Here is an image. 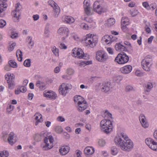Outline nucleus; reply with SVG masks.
I'll return each instance as SVG.
<instances>
[{"instance_id":"f257e3e1","label":"nucleus","mask_w":157,"mask_h":157,"mask_svg":"<svg viewBox=\"0 0 157 157\" xmlns=\"http://www.w3.org/2000/svg\"><path fill=\"white\" fill-rule=\"evenodd\" d=\"M114 141L115 144L123 151H129L133 147L132 142L127 134L124 132H121L118 135L114 138Z\"/></svg>"},{"instance_id":"f03ea898","label":"nucleus","mask_w":157,"mask_h":157,"mask_svg":"<svg viewBox=\"0 0 157 157\" xmlns=\"http://www.w3.org/2000/svg\"><path fill=\"white\" fill-rule=\"evenodd\" d=\"M53 138L51 136L45 137L44 142L41 144L40 147L43 150L47 151L52 148L53 147Z\"/></svg>"},{"instance_id":"7ed1b4c3","label":"nucleus","mask_w":157,"mask_h":157,"mask_svg":"<svg viewBox=\"0 0 157 157\" xmlns=\"http://www.w3.org/2000/svg\"><path fill=\"white\" fill-rule=\"evenodd\" d=\"M100 126L102 131L105 133L108 134L112 131V124L109 120L104 119L100 122Z\"/></svg>"},{"instance_id":"20e7f679","label":"nucleus","mask_w":157,"mask_h":157,"mask_svg":"<svg viewBox=\"0 0 157 157\" xmlns=\"http://www.w3.org/2000/svg\"><path fill=\"white\" fill-rule=\"evenodd\" d=\"M98 40L97 36L92 34H87L84 39L85 43L91 48H93L96 46Z\"/></svg>"},{"instance_id":"39448f33","label":"nucleus","mask_w":157,"mask_h":157,"mask_svg":"<svg viewBox=\"0 0 157 157\" xmlns=\"http://www.w3.org/2000/svg\"><path fill=\"white\" fill-rule=\"evenodd\" d=\"M71 53L72 56L78 58L87 59L89 58V55L86 54H84L82 50L80 48H74L72 51Z\"/></svg>"},{"instance_id":"423d86ee","label":"nucleus","mask_w":157,"mask_h":157,"mask_svg":"<svg viewBox=\"0 0 157 157\" xmlns=\"http://www.w3.org/2000/svg\"><path fill=\"white\" fill-rule=\"evenodd\" d=\"M152 61L151 56H146L141 62L142 68L147 71H150L151 66L152 65Z\"/></svg>"},{"instance_id":"0eeeda50","label":"nucleus","mask_w":157,"mask_h":157,"mask_svg":"<svg viewBox=\"0 0 157 157\" xmlns=\"http://www.w3.org/2000/svg\"><path fill=\"white\" fill-rule=\"evenodd\" d=\"M95 57L96 59L100 62H104L109 59L107 53L102 50H98L96 52Z\"/></svg>"},{"instance_id":"6e6552de","label":"nucleus","mask_w":157,"mask_h":157,"mask_svg":"<svg viewBox=\"0 0 157 157\" xmlns=\"http://www.w3.org/2000/svg\"><path fill=\"white\" fill-rule=\"evenodd\" d=\"M129 60L128 56L124 52L119 53L115 58L114 61L119 64H122L127 63Z\"/></svg>"},{"instance_id":"1a4fd4ad","label":"nucleus","mask_w":157,"mask_h":157,"mask_svg":"<svg viewBox=\"0 0 157 157\" xmlns=\"http://www.w3.org/2000/svg\"><path fill=\"white\" fill-rule=\"evenodd\" d=\"M72 88V85L70 84L63 83L59 86V94L63 95L65 96L67 93V91Z\"/></svg>"},{"instance_id":"9d476101","label":"nucleus","mask_w":157,"mask_h":157,"mask_svg":"<svg viewBox=\"0 0 157 157\" xmlns=\"http://www.w3.org/2000/svg\"><path fill=\"white\" fill-rule=\"evenodd\" d=\"M14 75L13 74H8L5 76L6 79L9 85V88L10 89L14 88Z\"/></svg>"},{"instance_id":"9b49d317","label":"nucleus","mask_w":157,"mask_h":157,"mask_svg":"<svg viewBox=\"0 0 157 157\" xmlns=\"http://www.w3.org/2000/svg\"><path fill=\"white\" fill-rule=\"evenodd\" d=\"M48 5L53 8L54 10V15L55 17H57L59 14L60 11V8L57 4L52 0H49L48 2Z\"/></svg>"},{"instance_id":"f8f14e48","label":"nucleus","mask_w":157,"mask_h":157,"mask_svg":"<svg viewBox=\"0 0 157 157\" xmlns=\"http://www.w3.org/2000/svg\"><path fill=\"white\" fill-rule=\"evenodd\" d=\"M146 144L152 150L157 151V143L150 138H147L145 140Z\"/></svg>"},{"instance_id":"ddd939ff","label":"nucleus","mask_w":157,"mask_h":157,"mask_svg":"<svg viewBox=\"0 0 157 157\" xmlns=\"http://www.w3.org/2000/svg\"><path fill=\"white\" fill-rule=\"evenodd\" d=\"M94 11L99 14H101L105 11L104 9L102 7L100 2L95 1L93 5Z\"/></svg>"},{"instance_id":"4468645a","label":"nucleus","mask_w":157,"mask_h":157,"mask_svg":"<svg viewBox=\"0 0 157 157\" xmlns=\"http://www.w3.org/2000/svg\"><path fill=\"white\" fill-rule=\"evenodd\" d=\"M43 95L44 97L52 100L55 99L57 97L56 94L52 90L44 91L43 93Z\"/></svg>"},{"instance_id":"2eb2a0df","label":"nucleus","mask_w":157,"mask_h":157,"mask_svg":"<svg viewBox=\"0 0 157 157\" xmlns=\"http://www.w3.org/2000/svg\"><path fill=\"white\" fill-rule=\"evenodd\" d=\"M139 119L142 126L144 128H147L149 126V124L147 122L145 115L141 114L139 117Z\"/></svg>"},{"instance_id":"dca6fc26","label":"nucleus","mask_w":157,"mask_h":157,"mask_svg":"<svg viewBox=\"0 0 157 157\" xmlns=\"http://www.w3.org/2000/svg\"><path fill=\"white\" fill-rule=\"evenodd\" d=\"M7 0H0V17H3V15L1 13L4 11L8 6Z\"/></svg>"},{"instance_id":"f3484780","label":"nucleus","mask_w":157,"mask_h":157,"mask_svg":"<svg viewBox=\"0 0 157 157\" xmlns=\"http://www.w3.org/2000/svg\"><path fill=\"white\" fill-rule=\"evenodd\" d=\"M58 33L60 35L67 36L69 33L68 29L66 27H62L58 30Z\"/></svg>"},{"instance_id":"a211bd4d","label":"nucleus","mask_w":157,"mask_h":157,"mask_svg":"<svg viewBox=\"0 0 157 157\" xmlns=\"http://www.w3.org/2000/svg\"><path fill=\"white\" fill-rule=\"evenodd\" d=\"M132 69V66L130 65L125 66L120 69L121 72L123 74H128L130 73Z\"/></svg>"},{"instance_id":"6ab92c4d","label":"nucleus","mask_w":157,"mask_h":157,"mask_svg":"<svg viewBox=\"0 0 157 157\" xmlns=\"http://www.w3.org/2000/svg\"><path fill=\"white\" fill-rule=\"evenodd\" d=\"M70 149V147L68 146H63L60 147L59 151L61 155H64L68 153Z\"/></svg>"},{"instance_id":"aec40b11","label":"nucleus","mask_w":157,"mask_h":157,"mask_svg":"<svg viewBox=\"0 0 157 157\" xmlns=\"http://www.w3.org/2000/svg\"><path fill=\"white\" fill-rule=\"evenodd\" d=\"M46 83L43 81L38 80L36 82V86L38 87L40 90H44L45 89Z\"/></svg>"},{"instance_id":"412c9836","label":"nucleus","mask_w":157,"mask_h":157,"mask_svg":"<svg viewBox=\"0 0 157 157\" xmlns=\"http://www.w3.org/2000/svg\"><path fill=\"white\" fill-rule=\"evenodd\" d=\"M16 137L14 136V134L13 132H11L9 134L8 140L9 143L12 145L16 141Z\"/></svg>"},{"instance_id":"4be33fe9","label":"nucleus","mask_w":157,"mask_h":157,"mask_svg":"<svg viewBox=\"0 0 157 157\" xmlns=\"http://www.w3.org/2000/svg\"><path fill=\"white\" fill-rule=\"evenodd\" d=\"M87 108L86 102L85 101L77 105V108L80 112H82L86 109Z\"/></svg>"},{"instance_id":"5701e85b","label":"nucleus","mask_w":157,"mask_h":157,"mask_svg":"<svg viewBox=\"0 0 157 157\" xmlns=\"http://www.w3.org/2000/svg\"><path fill=\"white\" fill-rule=\"evenodd\" d=\"M115 20L114 18H110L106 21L105 26L107 27H110L115 24Z\"/></svg>"},{"instance_id":"b1692460","label":"nucleus","mask_w":157,"mask_h":157,"mask_svg":"<svg viewBox=\"0 0 157 157\" xmlns=\"http://www.w3.org/2000/svg\"><path fill=\"white\" fill-rule=\"evenodd\" d=\"M74 101L77 105L86 101L80 95H76L74 97Z\"/></svg>"},{"instance_id":"393cba45","label":"nucleus","mask_w":157,"mask_h":157,"mask_svg":"<svg viewBox=\"0 0 157 157\" xmlns=\"http://www.w3.org/2000/svg\"><path fill=\"white\" fill-rule=\"evenodd\" d=\"M110 84L109 82H107L104 83L101 86V90L104 92H107L110 89Z\"/></svg>"},{"instance_id":"a878e982","label":"nucleus","mask_w":157,"mask_h":157,"mask_svg":"<svg viewBox=\"0 0 157 157\" xmlns=\"http://www.w3.org/2000/svg\"><path fill=\"white\" fill-rule=\"evenodd\" d=\"M94 149L92 147H87L84 150V153L87 155H91L94 152Z\"/></svg>"},{"instance_id":"bb28decb","label":"nucleus","mask_w":157,"mask_h":157,"mask_svg":"<svg viewBox=\"0 0 157 157\" xmlns=\"http://www.w3.org/2000/svg\"><path fill=\"white\" fill-rule=\"evenodd\" d=\"M12 14L13 16V20L15 22H18L19 20V17L20 15V12L14 10L12 12Z\"/></svg>"},{"instance_id":"cd10ccee","label":"nucleus","mask_w":157,"mask_h":157,"mask_svg":"<svg viewBox=\"0 0 157 157\" xmlns=\"http://www.w3.org/2000/svg\"><path fill=\"white\" fill-rule=\"evenodd\" d=\"M64 21L68 24H71L75 21L74 18L70 16H66L64 17Z\"/></svg>"},{"instance_id":"c85d7f7f","label":"nucleus","mask_w":157,"mask_h":157,"mask_svg":"<svg viewBox=\"0 0 157 157\" xmlns=\"http://www.w3.org/2000/svg\"><path fill=\"white\" fill-rule=\"evenodd\" d=\"M35 116H36L35 120L36 121L35 124L36 125H37L39 123L43 121L42 116L41 114H36Z\"/></svg>"},{"instance_id":"c756f323","label":"nucleus","mask_w":157,"mask_h":157,"mask_svg":"<svg viewBox=\"0 0 157 157\" xmlns=\"http://www.w3.org/2000/svg\"><path fill=\"white\" fill-rule=\"evenodd\" d=\"M115 47L117 51H124L125 49V47L120 43H117L115 45Z\"/></svg>"},{"instance_id":"7c9ffc66","label":"nucleus","mask_w":157,"mask_h":157,"mask_svg":"<svg viewBox=\"0 0 157 157\" xmlns=\"http://www.w3.org/2000/svg\"><path fill=\"white\" fill-rule=\"evenodd\" d=\"M112 37V35H105L103 38V39H104L105 42L107 44H108L112 42L111 38Z\"/></svg>"},{"instance_id":"2f4dec72","label":"nucleus","mask_w":157,"mask_h":157,"mask_svg":"<svg viewBox=\"0 0 157 157\" xmlns=\"http://www.w3.org/2000/svg\"><path fill=\"white\" fill-rule=\"evenodd\" d=\"M92 62L91 61H82L80 62L78 64L79 66H80L81 67H84L86 65H88L92 63Z\"/></svg>"},{"instance_id":"473e14b6","label":"nucleus","mask_w":157,"mask_h":157,"mask_svg":"<svg viewBox=\"0 0 157 157\" xmlns=\"http://www.w3.org/2000/svg\"><path fill=\"white\" fill-rule=\"evenodd\" d=\"M145 90L148 92L150 91L151 89L153 87V85L152 83L148 82L145 84Z\"/></svg>"},{"instance_id":"72a5a7b5","label":"nucleus","mask_w":157,"mask_h":157,"mask_svg":"<svg viewBox=\"0 0 157 157\" xmlns=\"http://www.w3.org/2000/svg\"><path fill=\"white\" fill-rule=\"evenodd\" d=\"M22 52L20 49H18L16 52V56L18 61H22Z\"/></svg>"},{"instance_id":"f704fd0d","label":"nucleus","mask_w":157,"mask_h":157,"mask_svg":"<svg viewBox=\"0 0 157 157\" xmlns=\"http://www.w3.org/2000/svg\"><path fill=\"white\" fill-rule=\"evenodd\" d=\"M129 19L126 17H123L122 18L121 20V24L122 25L123 24L125 25H128L129 24Z\"/></svg>"},{"instance_id":"c9c22d12","label":"nucleus","mask_w":157,"mask_h":157,"mask_svg":"<svg viewBox=\"0 0 157 157\" xmlns=\"http://www.w3.org/2000/svg\"><path fill=\"white\" fill-rule=\"evenodd\" d=\"M122 77L120 75H115L113 78V80L114 81L117 82H119L122 80Z\"/></svg>"},{"instance_id":"e433bc0d","label":"nucleus","mask_w":157,"mask_h":157,"mask_svg":"<svg viewBox=\"0 0 157 157\" xmlns=\"http://www.w3.org/2000/svg\"><path fill=\"white\" fill-rule=\"evenodd\" d=\"M8 63L10 66L13 68H17V65L16 63L13 60H10L8 62Z\"/></svg>"},{"instance_id":"4c0bfd02","label":"nucleus","mask_w":157,"mask_h":157,"mask_svg":"<svg viewBox=\"0 0 157 157\" xmlns=\"http://www.w3.org/2000/svg\"><path fill=\"white\" fill-rule=\"evenodd\" d=\"M9 155V153L6 150H4L0 152V157H7Z\"/></svg>"},{"instance_id":"58836bf2","label":"nucleus","mask_w":157,"mask_h":157,"mask_svg":"<svg viewBox=\"0 0 157 157\" xmlns=\"http://www.w3.org/2000/svg\"><path fill=\"white\" fill-rule=\"evenodd\" d=\"M55 131L57 133H61L63 131V129L60 126H57L54 128Z\"/></svg>"},{"instance_id":"ea45409f","label":"nucleus","mask_w":157,"mask_h":157,"mask_svg":"<svg viewBox=\"0 0 157 157\" xmlns=\"http://www.w3.org/2000/svg\"><path fill=\"white\" fill-rule=\"evenodd\" d=\"M111 153L113 155H116L118 152V150L115 147H112L111 148Z\"/></svg>"},{"instance_id":"a19ab883","label":"nucleus","mask_w":157,"mask_h":157,"mask_svg":"<svg viewBox=\"0 0 157 157\" xmlns=\"http://www.w3.org/2000/svg\"><path fill=\"white\" fill-rule=\"evenodd\" d=\"M52 51L53 53L56 56H59V49L55 46H53L52 48Z\"/></svg>"},{"instance_id":"79ce46f5","label":"nucleus","mask_w":157,"mask_h":157,"mask_svg":"<svg viewBox=\"0 0 157 157\" xmlns=\"http://www.w3.org/2000/svg\"><path fill=\"white\" fill-rule=\"evenodd\" d=\"M16 45V43H9V46L8 48V50L9 52L12 51L13 50L14 47H15Z\"/></svg>"},{"instance_id":"37998d69","label":"nucleus","mask_w":157,"mask_h":157,"mask_svg":"<svg viewBox=\"0 0 157 157\" xmlns=\"http://www.w3.org/2000/svg\"><path fill=\"white\" fill-rule=\"evenodd\" d=\"M49 29V25H47L44 32L45 36H46L48 37L49 36L50 32Z\"/></svg>"},{"instance_id":"c03bdc74","label":"nucleus","mask_w":157,"mask_h":157,"mask_svg":"<svg viewBox=\"0 0 157 157\" xmlns=\"http://www.w3.org/2000/svg\"><path fill=\"white\" fill-rule=\"evenodd\" d=\"M86 14L87 15H90L92 14L90 7L84 8Z\"/></svg>"},{"instance_id":"a18cd8bd","label":"nucleus","mask_w":157,"mask_h":157,"mask_svg":"<svg viewBox=\"0 0 157 157\" xmlns=\"http://www.w3.org/2000/svg\"><path fill=\"white\" fill-rule=\"evenodd\" d=\"M14 108V106L10 104L8 105L6 108L7 112L8 113H10L11 111H12L13 110Z\"/></svg>"},{"instance_id":"49530a36","label":"nucleus","mask_w":157,"mask_h":157,"mask_svg":"<svg viewBox=\"0 0 157 157\" xmlns=\"http://www.w3.org/2000/svg\"><path fill=\"white\" fill-rule=\"evenodd\" d=\"M34 139L35 141H40L41 139V137L40 134H36L34 135Z\"/></svg>"},{"instance_id":"de8ad7c7","label":"nucleus","mask_w":157,"mask_h":157,"mask_svg":"<svg viewBox=\"0 0 157 157\" xmlns=\"http://www.w3.org/2000/svg\"><path fill=\"white\" fill-rule=\"evenodd\" d=\"M24 65L26 67H29L30 66L31 61L30 59H28L25 60L24 62Z\"/></svg>"},{"instance_id":"09e8293b","label":"nucleus","mask_w":157,"mask_h":157,"mask_svg":"<svg viewBox=\"0 0 157 157\" xmlns=\"http://www.w3.org/2000/svg\"><path fill=\"white\" fill-rule=\"evenodd\" d=\"M81 28L83 29L88 30L89 28L88 25L85 23H82L80 25Z\"/></svg>"},{"instance_id":"8fccbe9b","label":"nucleus","mask_w":157,"mask_h":157,"mask_svg":"<svg viewBox=\"0 0 157 157\" xmlns=\"http://www.w3.org/2000/svg\"><path fill=\"white\" fill-rule=\"evenodd\" d=\"M84 8L90 7V1L89 0H85L83 2Z\"/></svg>"},{"instance_id":"3c124183","label":"nucleus","mask_w":157,"mask_h":157,"mask_svg":"<svg viewBox=\"0 0 157 157\" xmlns=\"http://www.w3.org/2000/svg\"><path fill=\"white\" fill-rule=\"evenodd\" d=\"M130 14L133 17L136 16L138 13L137 10H132L130 11Z\"/></svg>"},{"instance_id":"603ef678","label":"nucleus","mask_w":157,"mask_h":157,"mask_svg":"<svg viewBox=\"0 0 157 157\" xmlns=\"http://www.w3.org/2000/svg\"><path fill=\"white\" fill-rule=\"evenodd\" d=\"M98 144L100 146H104L105 144V142L104 140L102 139H100L99 140Z\"/></svg>"},{"instance_id":"864d4df0","label":"nucleus","mask_w":157,"mask_h":157,"mask_svg":"<svg viewBox=\"0 0 157 157\" xmlns=\"http://www.w3.org/2000/svg\"><path fill=\"white\" fill-rule=\"evenodd\" d=\"M21 9V6L20 3H18L15 5V10L20 12Z\"/></svg>"},{"instance_id":"5fc2aeb1","label":"nucleus","mask_w":157,"mask_h":157,"mask_svg":"<svg viewBox=\"0 0 157 157\" xmlns=\"http://www.w3.org/2000/svg\"><path fill=\"white\" fill-rule=\"evenodd\" d=\"M6 24V22L5 20L2 19L0 20V28H3Z\"/></svg>"},{"instance_id":"6e6d98bb","label":"nucleus","mask_w":157,"mask_h":157,"mask_svg":"<svg viewBox=\"0 0 157 157\" xmlns=\"http://www.w3.org/2000/svg\"><path fill=\"white\" fill-rule=\"evenodd\" d=\"M133 90V87L131 86L128 85L126 86L125 89V91L127 92H129Z\"/></svg>"},{"instance_id":"4d7b16f0","label":"nucleus","mask_w":157,"mask_h":157,"mask_svg":"<svg viewBox=\"0 0 157 157\" xmlns=\"http://www.w3.org/2000/svg\"><path fill=\"white\" fill-rule=\"evenodd\" d=\"M67 73L69 75H72L74 73V70L72 68H69L67 70Z\"/></svg>"},{"instance_id":"13d9d810","label":"nucleus","mask_w":157,"mask_h":157,"mask_svg":"<svg viewBox=\"0 0 157 157\" xmlns=\"http://www.w3.org/2000/svg\"><path fill=\"white\" fill-rule=\"evenodd\" d=\"M28 40L29 41V45H30L32 48L34 44V42L32 40V38L30 37L29 36L28 37Z\"/></svg>"},{"instance_id":"bf43d9fd","label":"nucleus","mask_w":157,"mask_h":157,"mask_svg":"<svg viewBox=\"0 0 157 157\" xmlns=\"http://www.w3.org/2000/svg\"><path fill=\"white\" fill-rule=\"evenodd\" d=\"M20 88V91L22 93H24L26 91V88L25 86H21L19 87Z\"/></svg>"},{"instance_id":"052dcab7","label":"nucleus","mask_w":157,"mask_h":157,"mask_svg":"<svg viewBox=\"0 0 157 157\" xmlns=\"http://www.w3.org/2000/svg\"><path fill=\"white\" fill-rule=\"evenodd\" d=\"M59 48L62 49H66L67 48V47L65 44L63 43H60L59 45Z\"/></svg>"},{"instance_id":"680f3d73","label":"nucleus","mask_w":157,"mask_h":157,"mask_svg":"<svg viewBox=\"0 0 157 157\" xmlns=\"http://www.w3.org/2000/svg\"><path fill=\"white\" fill-rule=\"evenodd\" d=\"M57 120L60 122H63L65 121L64 118L62 116L58 117L57 118Z\"/></svg>"},{"instance_id":"e2e57ef3","label":"nucleus","mask_w":157,"mask_h":157,"mask_svg":"<svg viewBox=\"0 0 157 157\" xmlns=\"http://www.w3.org/2000/svg\"><path fill=\"white\" fill-rule=\"evenodd\" d=\"M143 6L147 9H149V5L148 3L146 2H144L143 3Z\"/></svg>"},{"instance_id":"0e129e2a","label":"nucleus","mask_w":157,"mask_h":157,"mask_svg":"<svg viewBox=\"0 0 157 157\" xmlns=\"http://www.w3.org/2000/svg\"><path fill=\"white\" fill-rule=\"evenodd\" d=\"M104 114L105 116L107 115L108 117H109V118H112V115L111 114L109 113L107 111H105Z\"/></svg>"},{"instance_id":"69168bd1","label":"nucleus","mask_w":157,"mask_h":157,"mask_svg":"<svg viewBox=\"0 0 157 157\" xmlns=\"http://www.w3.org/2000/svg\"><path fill=\"white\" fill-rule=\"evenodd\" d=\"M107 52L109 53L110 54H113V49L110 48H108L107 49Z\"/></svg>"},{"instance_id":"338daca9","label":"nucleus","mask_w":157,"mask_h":157,"mask_svg":"<svg viewBox=\"0 0 157 157\" xmlns=\"http://www.w3.org/2000/svg\"><path fill=\"white\" fill-rule=\"evenodd\" d=\"M33 17L34 21H36L38 20L39 18V15L38 14L33 15Z\"/></svg>"},{"instance_id":"774afa93","label":"nucleus","mask_w":157,"mask_h":157,"mask_svg":"<svg viewBox=\"0 0 157 157\" xmlns=\"http://www.w3.org/2000/svg\"><path fill=\"white\" fill-rule=\"evenodd\" d=\"M136 75L138 76H141L142 75V73L139 71H136L135 72Z\"/></svg>"}]
</instances>
